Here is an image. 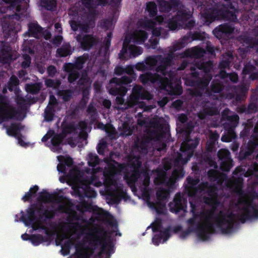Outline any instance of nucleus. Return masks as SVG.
I'll use <instances>...</instances> for the list:
<instances>
[{
    "instance_id": "obj_1",
    "label": "nucleus",
    "mask_w": 258,
    "mask_h": 258,
    "mask_svg": "<svg viewBox=\"0 0 258 258\" xmlns=\"http://www.w3.org/2000/svg\"><path fill=\"white\" fill-rule=\"evenodd\" d=\"M100 251L93 258H110L114 253L113 245L108 232L100 227L89 229L81 242L75 244L76 258H89L98 246Z\"/></svg>"
},
{
    "instance_id": "obj_2",
    "label": "nucleus",
    "mask_w": 258,
    "mask_h": 258,
    "mask_svg": "<svg viewBox=\"0 0 258 258\" xmlns=\"http://www.w3.org/2000/svg\"><path fill=\"white\" fill-rule=\"evenodd\" d=\"M199 141V138L192 139L189 135L186 137L180 146V151L181 153H179L174 161V169L172 177L169 179L168 183H174L175 179L184 176L185 172L183 165L192 157Z\"/></svg>"
},
{
    "instance_id": "obj_3",
    "label": "nucleus",
    "mask_w": 258,
    "mask_h": 258,
    "mask_svg": "<svg viewBox=\"0 0 258 258\" xmlns=\"http://www.w3.org/2000/svg\"><path fill=\"white\" fill-rule=\"evenodd\" d=\"M26 214L21 211L20 220L26 226H29L35 222H46L54 218L56 215V210L45 209L42 204L34 203L29 206L26 210Z\"/></svg>"
},
{
    "instance_id": "obj_4",
    "label": "nucleus",
    "mask_w": 258,
    "mask_h": 258,
    "mask_svg": "<svg viewBox=\"0 0 258 258\" xmlns=\"http://www.w3.org/2000/svg\"><path fill=\"white\" fill-rule=\"evenodd\" d=\"M139 80L144 85L156 84L162 90H166L169 87L170 89V94L172 95H180L183 92L182 87L180 84H176L173 86L170 80L167 76L162 77L157 73L146 72L139 76Z\"/></svg>"
},
{
    "instance_id": "obj_5",
    "label": "nucleus",
    "mask_w": 258,
    "mask_h": 258,
    "mask_svg": "<svg viewBox=\"0 0 258 258\" xmlns=\"http://www.w3.org/2000/svg\"><path fill=\"white\" fill-rule=\"evenodd\" d=\"M202 214L204 217L205 221H211L214 219L216 227L219 228L223 233L228 234L233 231L235 215L232 212L227 214L221 210L216 216L214 213L208 211L206 213H202Z\"/></svg>"
},
{
    "instance_id": "obj_6",
    "label": "nucleus",
    "mask_w": 258,
    "mask_h": 258,
    "mask_svg": "<svg viewBox=\"0 0 258 258\" xmlns=\"http://www.w3.org/2000/svg\"><path fill=\"white\" fill-rule=\"evenodd\" d=\"M172 59V54H168L166 56L161 55H150L146 57L145 63L148 70H155L156 73H160L163 77L171 78L172 74L170 71H168V67L171 66Z\"/></svg>"
},
{
    "instance_id": "obj_7",
    "label": "nucleus",
    "mask_w": 258,
    "mask_h": 258,
    "mask_svg": "<svg viewBox=\"0 0 258 258\" xmlns=\"http://www.w3.org/2000/svg\"><path fill=\"white\" fill-rule=\"evenodd\" d=\"M189 69L191 71L189 73L191 78L186 79V82L188 86L194 87L191 91L192 95L201 97L212 80V75H204L203 77L200 78L199 73L195 67L190 66Z\"/></svg>"
},
{
    "instance_id": "obj_8",
    "label": "nucleus",
    "mask_w": 258,
    "mask_h": 258,
    "mask_svg": "<svg viewBox=\"0 0 258 258\" xmlns=\"http://www.w3.org/2000/svg\"><path fill=\"white\" fill-rule=\"evenodd\" d=\"M96 10H90L81 16L80 20H71L70 22L71 29L76 32L79 28L84 33H89L95 26Z\"/></svg>"
},
{
    "instance_id": "obj_9",
    "label": "nucleus",
    "mask_w": 258,
    "mask_h": 258,
    "mask_svg": "<svg viewBox=\"0 0 258 258\" xmlns=\"http://www.w3.org/2000/svg\"><path fill=\"white\" fill-rule=\"evenodd\" d=\"M200 192L206 190V194L203 196L204 203L211 207V209L208 210L210 212L215 214V211L219 205L218 201V187L215 184H208L203 183L199 185Z\"/></svg>"
},
{
    "instance_id": "obj_10",
    "label": "nucleus",
    "mask_w": 258,
    "mask_h": 258,
    "mask_svg": "<svg viewBox=\"0 0 258 258\" xmlns=\"http://www.w3.org/2000/svg\"><path fill=\"white\" fill-rule=\"evenodd\" d=\"M206 3L201 2L198 8L201 10V18L204 24L209 26L214 21L219 20L224 16V11L221 9L214 8L211 6H206Z\"/></svg>"
},
{
    "instance_id": "obj_11",
    "label": "nucleus",
    "mask_w": 258,
    "mask_h": 258,
    "mask_svg": "<svg viewBox=\"0 0 258 258\" xmlns=\"http://www.w3.org/2000/svg\"><path fill=\"white\" fill-rule=\"evenodd\" d=\"M133 81L130 77L122 76L120 78L114 77L110 80V88L109 93L113 96H124L127 92L125 85H127Z\"/></svg>"
},
{
    "instance_id": "obj_12",
    "label": "nucleus",
    "mask_w": 258,
    "mask_h": 258,
    "mask_svg": "<svg viewBox=\"0 0 258 258\" xmlns=\"http://www.w3.org/2000/svg\"><path fill=\"white\" fill-rule=\"evenodd\" d=\"M18 114L19 111L10 105L6 96L0 94V124L14 119Z\"/></svg>"
},
{
    "instance_id": "obj_13",
    "label": "nucleus",
    "mask_w": 258,
    "mask_h": 258,
    "mask_svg": "<svg viewBox=\"0 0 258 258\" xmlns=\"http://www.w3.org/2000/svg\"><path fill=\"white\" fill-rule=\"evenodd\" d=\"M205 33L201 31L200 28H196L194 31L188 32L181 39L174 44L173 49L174 51L180 50L183 48L188 43L194 40H204L205 39Z\"/></svg>"
},
{
    "instance_id": "obj_14",
    "label": "nucleus",
    "mask_w": 258,
    "mask_h": 258,
    "mask_svg": "<svg viewBox=\"0 0 258 258\" xmlns=\"http://www.w3.org/2000/svg\"><path fill=\"white\" fill-rule=\"evenodd\" d=\"M258 147V126L253 128V133L249 139L245 149L241 148L239 154V158L243 160L250 156Z\"/></svg>"
},
{
    "instance_id": "obj_15",
    "label": "nucleus",
    "mask_w": 258,
    "mask_h": 258,
    "mask_svg": "<svg viewBox=\"0 0 258 258\" xmlns=\"http://www.w3.org/2000/svg\"><path fill=\"white\" fill-rule=\"evenodd\" d=\"M196 227L198 237L203 240H207L209 238V235L215 232L214 224L211 221L203 223L198 221Z\"/></svg>"
},
{
    "instance_id": "obj_16",
    "label": "nucleus",
    "mask_w": 258,
    "mask_h": 258,
    "mask_svg": "<svg viewBox=\"0 0 258 258\" xmlns=\"http://www.w3.org/2000/svg\"><path fill=\"white\" fill-rule=\"evenodd\" d=\"M142 174L144 176L145 182L148 183L150 178L147 171L144 169H143L141 172L134 170L131 172L128 170L125 171L124 172L123 178L126 182H127V184H128V186H135V183L137 180L141 178Z\"/></svg>"
},
{
    "instance_id": "obj_17",
    "label": "nucleus",
    "mask_w": 258,
    "mask_h": 258,
    "mask_svg": "<svg viewBox=\"0 0 258 258\" xmlns=\"http://www.w3.org/2000/svg\"><path fill=\"white\" fill-rule=\"evenodd\" d=\"M187 200L180 192L175 194L172 202L169 204L170 212L178 213L180 211L186 212Z\"/></svg>"
},
{
    "instance_id": "obj_18",
    "label": "nucleus",
    "mask_w": 258,
    "mask_h": 258,
    "mask_svg": "<svg viewBox=\"0 0 258 258\" xmlns=\"http://www.w3.org/2000/svg\"><path fill=\"white\" fill-rule=\"evenodd\" d=\"M199 181L200 180L198 178H194L190 176H188L186 178V181L187 184H188V186L186 188V190L187 196L190 197V199L198 194L204 196L207 193L206 190L202 192H200L199 186L203 183H207L208 184H210L208 182H203L197 185V184L199 182Z\"/></svg>"
},
{
    "instance_id": "obj_19",
    "label": "nucleus",
    "mask_w": 258,
    "mask_h": 258,
    "mask_svg": "<svg viewBox=\"0 0 258 258\" xmlns=\"http://www.w3.org/2000/svg\"><path fill=\"white\" fill-rule=\"evenodd\" d=\"M77 41L80 44L81 47L84 50H89L91 48L98 44L97 37L93 34H79L76 36Z\"/></svg>"
},
{
    "instance_id": "obj_20",
    "label": "nucleus",
    "mask_w": 258,
    "mask_h": 258,
    "mask_svg": "<svg viewBox=\"0 0 258 258\" xmlns=\"http://www.w3.org/2000/svg\"><path fill=\"white\" fill-rule=\"evenodd\" d=\"M92 184V181H90L89 184H83L82 186L77 185L73 187L75 195L82 200L84 197L95 198L97 196V192L93 187L89 184Z\"/></svg>"
},
{
    "instance_id": "obj_21",
    "label": "nucleus",
    "mask_w": 258,
    "mask_h": 258,
    "mask_svg": "<svg viewBox=\"0 0 258 258\" xmlns=\"http://www.w3.org/2000/svg\"><path fill=\"white\" fill-rule=\"evenodd\" d=\"M234 30V27L228 23H225L215 28L213 30V34L219 39L227 40Z\"/></svg>"
},
{
    "instance_id": "obj_22",
    "label": "nucleus",
    "mask_w": 258,
    "mask_h": 258,
    "mask_svg": "<svg viewBox=\"0 0 258 258\" xmlns=\"http://www.w3.org/2000/svg\"><path fill=\"white\" fill-rule=\"evenodd\" d=\"M13 60L12 48L7 42H0V62L2 63H9Z\"/></svg>"
},
{
    "instance_id": "obj_23",
    "label": "nucleus",
    "mask_w": 258,
    "mask_h": 258,
    "mask_svg": "<svg viewBox=\"0 0 258 258\" xmlns=\"http://www.w3.org/2000/svg\"><path fill=\"white\" fill-rule=\"evenodd\" d=\"M17 15H9L2 21L3 32L6 37H9L15 30L16 22L14 20Z\"/></svg>"
},
{
    "instance_id": "obj_24",
    "label": "nucleus",
    "mask_w": 258,
    "mask_h": 258,
    "mask_svg": "<svg viewBox=\"0 0 258 258\" xmlns=\"http://www.w3.org/2000/svg\"><path fill=\"white\" fill-rule=\"evenodd\" d=\"M219 111L215 102H206L203 106V113L199 117L203 118L206 115H217Z\"/></svg>"
},
{
    "instance_id": "obj_25",
    "label": "nucleus",
    "mask_w": 258,
    "mask_h": 258,
    "mask_svg": "<svg viewBox=\"0 0 258 258\" xmlns=\"http://www.w3.org/2000/svg\"><path fill=\"white\" fill-rule=\"evenodd\" d=\"M253 218H258V209H255L251 204H249L248 208L243 209V212L240 215V221L243 223Z\"/></svg>"
},
{
    "instance_id": "obj_26",
    "label": "nucleus",
    "mask_w": 258,
    "mask_h": 258,
    "mask_svg": "<svg viewBox=\"0 0 258 258\" xmlns=\"http://www.w3.org/2000/svg\"><path fill=\"white\" fill-rule=\"evenodd\" d=\"M88 58V55H83L78 56L76 58L74 63H65L64 66L68 67V69L71 71L72 69H76L77 70H81L83 69L84 64Z\"/></svg>"
},
{
    "instance_id": "obj_27",
    "label": "nucleus",
    "mask_w": 258,
    "mask_h": 258,
    "mask_svg": "<svg viewBox=\"0 0 258 258\" xmlns=\"http://www.w3.org/2000/svg\"><path fill=\"white\" fill-rule=\"evenodd\" d=\"M174 16L175 19L178 20L181 24H184L192 17V13L189 9L182 7L176 12V14Z\"/></svg>"
},
{
    "instance_id": "obj_28",
    "label": "nucleus",
    "mask_w": 258,
    "mask_h": 258,
    "mask_svg": "<svg viewBox=\"0 0 258 258\" xmlns=\"http://www.w3.org/2000/svg\"><path fill=\"white\" fill-rule=\"evenodd\" d=\"M233 59L234 57L231 52L223 54L219 63V69H229Z\"/></svg>"
},
{
    "instance_id": "obj_29",
    "label": "nucleus",
    "mask_w": 258,
    "mask_h": 258,
    "mask_svg": "<svg viewBox=\"0 0 258 258\" xmlns=\"http://www.w3.org/2000/svg\"><path fill=\"white\" fill-rule=\"evenodd\" d=\"M148 37V33L143 30L135 31L131 34L132 42L137 44H142L145 42Z\"/></svg>"
},
{
    "instance_id": "obj_30",
    "label": "nucleus",
    "mask_w": 258,
    "mask_h": 258,
    "mask_svg": "<svg viewBox=\"0 0 258 258\" xmlns=\"http://www.w3.org/2000/svg\"><path fill=\"white\" fill-rule=\"evenodd\" d=\"M186 57H190L195 58H199L204 56L206 50L204 48L194 47L191 49H187L184 53Z\"/></svg>"
},
{
    "instance_id": "obj_31",
    "label": "nucleus",
    "mask_w": 258,
    "mask_h": 258,
    "mask_svg": "<svg viewBox=\"0 0 258 258\" xmlns=\"http://www.w3.org/2000/svg\"><path fill=\"white\" fill-rule=\"evenodd\" d=\"M29 35L36 38H41V31L43 28L38 24L31 23L28 25Z\"/></svg>"
},
{
    "instance_id": "obj_32",
    "label": "nucleus",
    "mask_w": 258,
    "mask_h": 258,
    "mask_svg": "<svg viewBox=\"0 0 258 258\" xmlns=\"http://www.w3.org/2000/svg\"><path fill=\"white\" fill-rule=\"evenodd\" d=\"M23 128L24 126L21 123H12L10 126L7 127V132L9 136L16 138Z\"/></svg>"
},
{
    "instance_id": "obj_33",
    "label": "nucleus",
    "mask_w": 258,
    "mask_h": 258,
    "mask_svg": "<svg viewBox=\"0 0 258 258\" xmlns=\"http://www.w3.org/2000/svg\"><path fill=\"white\" fill-rule=\"evenodd\" d=\"M64 70L68 73V82L72 84H74L75 82L79 79L81 74L79 70L76 69H72L71 71L68 69V67L63 66Z\"/></svg>"
},
{
    "instance_id": "obj_34",
    "label": "nucleus",
    "mask_w": 258,
    "mask_h": 258,
    "mask_svg": "<svg viewBox=\"0 0 258 258\" xmlns=\"http://www.w3.org/2000/svg\"><path fill=\"white\" fill-rule=\"evenodd\" d=\"M76 128L77 127L73 122L68 123L63 121L61 123V133L60 134L65 138L68 135L74 132Z\"/></svg>"
},
{
    "instance_id": "obj_35",
    "label": "nucleus",
    "mask_w": 258,
    "mask_h": 258,
    "mask_svg": "<svg viewBox=\"0 0 258 258\" xmlns=\"http://www.w3.org/2000/svg\"><path fill=\"white\" fill-rule=\"evenodd\" d=\"M197 67L198 69L204 71V75H212L211 70L213 68V62L210 60L201 62L197 64Z\"/></svg>"
},
{
    "instance_id": "obj_36",
    "label": "nucleus",
    "mask_w": 258,
    "mask_h": 258,
    "mask_svg": "<svg viewBox=\"0 0 258 258\" xmlns=\"http://www.w3.org/2000/svg\"><path fill=\"white\" fill-rule=\"evenodd\" d=\"M189 203L191 207L190 212L192 214V217L187 220V224L192 226H196L198 223L196 220L200 217V214L198 212H196V204L193 203L190 199H189Z\"/></svg>"
},
{
    "instance_id": "obj_37",
    "label": "nucleus",
    "mask_w": 258,
    "mask_h": 258,
    "mask_svg": "<svg viewBox=\"0 0 258 258\" xmlns=\"http://www.w3.org/2000/svg\"><path fill=\"white\" fill-rule=\"evenodd\" d=\"M72 52L71 46L69 43L63 44L56 50V53L59 57H67L71 55Z\"/></svg>"
},
{
    "instance_id": "obj_38",
    "label": "nucleus",
    "mask_w": 258,
    "mask_h": 258,
    "mask_svg": "<svg viewBox=\"0 0 258 258\" xmlns=\"http://www.w3.org/2000/svg\"><path fill=\"white\" fill-rule=\"evenodd\" d=\"M208 177L211 182L223 180V175L217 169H210L207 172Z\"/></svg>"
},
{
    "instance_id": "obj_39",
    "label": "nucleus",
    "mask_w": 258,
    "mask_h": 258,
    "mask_svg": "<svg viewBox=\"0 0 258 258\" xmlns=\"http://www.w3.org/2000/svg\"><path fill=\"white\" fill-rule=\"evenodd\" d=\"M48 241V238L47 236H43L40 234H33L30 236V241L34 246H37Z\"/></svg>"
},
{
    "instance_id": "obj_40",
    "label": "nucleus",
    "mask_w": 258,
    "mask_h": 258,
    "mask_svg": "<svg viewBox=\"0 0 258 258\" xmlns=\"http://www.w3.org/2000/svg\"><path fill=\"white\" fill-rule=\"evenodd\" d=\"M38 185H33L29 188L28 192H26L25 195L22 198V200L24 202H31L32 198L35 197L36 194L38 190Z\"/></svg>"
},
{
    "instance_id": "obj_41",
    "label": "nucleus",
    "mask_w": 258,
    "mask_h": 258,
    "mask_svg": "<svg viewBox=\"0 0 258 258\" xmlns=\"http://www.w3.org/2000/svg\"><path fill=\"white\" fill-rule=\"evenodd\" d=\"M42 84L41 83H29L26 85V91L32 94H36L38 93L41 88Z\"/></svg>"
},
{
    "instance_id": "obj_42",
    "label": "nucleus",
    "mask_w": 258,
    "mask_h": 258,
    "mask_svg": "<svg viewBox=\"0 0 258 258\" xmlns=\"http://www.w3.org/2000/svg\"><path fill=\"white\" fill-rule=\"evenodd\" d=\"M141 99H142V98L131 94L124 104V108L128 109L134 107L137 104H138L139 100Z\"/></svg>"
},
{
    "instance_id": "obj_43",
    "label": "nucleus",
    "mask_w": 258,
    "mask_h": 258,
    "mask_svg": "<svg viewBox=\"0 0 258 258\" xmlns=\"http://www.w3.org/2000/svg\"><path fill=\"white\" fill-rule=\"evenodd\" d=\"M41 7L47 11H53L56 7V0H40Z\"/></svg>"
},
{
    "instance_id": "obj_44",
    "label": "nucleus",
    "mask_w": 258,
    "mask_h": 258,
    "mask_svg": "<svg viewBox=\"0 0 258 258\" xmlns=\"http://www.w3.org/2000/svg\"><path fill=\"white\" fill-rule=\"evenodd\" d=\"M19 83V80L15 76L13 75L8 83V89L10 91H16Z\"/></svg>"
},
{
    "instance_id": "obj_45",
    "label": "nucleus",
    "mask_w": 258,
    "mask_h": 258,
    "mask_svg": "<svg viewBox=\"0 0 258 258\" xmlns=\"http://www.w3.org/2000/svg\"><path fill=\"white\" fill-rule=\"evenodd\" d=\"M224 86L222 83L217 80H214L212 81L210 89L212 92L218 93L222 92L223 90Z\"/></svg>"
},
{
    "instance_id": "obj_46",
    "label": "nucleus",
    "mask_w": 258,
    "mask_h": 258,
    "mask_svg": "<svg viewBox=\"0 0 258 258\" xmlns=\"http://www.w3.org/2000/svg\"><path fill=\"white\" fill-rule=\"evenodd\" d=\"M146 11L149 13V16L150 17H154L157 14V5L154 2H149L146 5Z\"/></svg>"
},
{
    "instance_id": "obj_47",
    "label": "nucleus",
    "mask_w": 258,
    "mask_h": 258,
    "mask_svg": "<svg viewBox=\"0 0 258 258\" xmlns=\"http://www.w3.org/2000/svg\"><path fill=\"white\" fill-rule=\"evenodd\" d=\"M181 23L177 19H175L174 16L171 19L169 20L167 22V26L169 30L174 31L180 28Z\"/></svg>"
},
{
    "instance_id": "obj_48",
    "label": "nucleus",
    "mask_w": 258,
    "mask_h": 258,
    "mask_svg": "<svg viewBox=\"0 0 258 258\" xmlns=\"http://www.w3.org/2000/svg\"><path fill=\"white\" fill-rule=\"evenodd\" d=\"M100 163L98 156L93 153H89L88 155V164L89 166L94 167Z\"/></svg>"
},
{
    "instance_id": "obj_49",
    "label": "nucleus",
    "mask_w": 258,
    "mask_h": 258,
    "mask_svg": "<svg viewBox=\"0 0 258 258\" xmlns=\"http://www.w3.org/2000/svg\"><path fill=\"white\" fill-rule=\"evenodd\" d=\"M59 96L61 97L62 100L64 102H69L71 100L73 97V91L70 89L63 90L60 91L58 92Z\"/></svg>"
},
{
    "instance_id": "obj_50",
    "label": "nucleus",
    "mask_w": 258,
    "mask_h": 258,
    "mask_svg": "<svg viewBox=\"0 0 258 258\" xmlns=\"http://www.w3.org/2000/svg\"><path fill=\"white\" fill-rule=\"evenodd\" d=\"M159 9L161 12H169L171 11L169 2L165 0H159L158 1Z\"/></svg>"
},
{
    "instance_id": "obj_51",
    "label": "nucleus",
    "mask_w": 258,
    "mask_h": 258,
    "mask_svg": "<svg viewBox=\"0 0 258 258\" xmlns=\"http://www.w3.org/2000/svg\"><path fill=\"white\" fill-rule=\"evenodd\" d=\"M73 244L74 243L71 240L64 241L63 244L61 245V249L60 250L62 255H69L70 252V249Z\"/></svg>"
},
{
    "instance_id": "obj_52",
    "label": "nucleus",
    "mask_w": 258,
    "mask_h": 258,
    "mask_svg": "<svg viewBox=\"0 0 258 258\" xmlns=\"http://www.w3.org/2000/svg\"><path fill=\"white\" fill-rule=\"evenodd\" d=\"M139 23H140L141 27L148 30L153 29L156 25V21L151 20H142V21H139Z\"/></svg>"
},
{
    "instance_id": "obj_53",
    "label": "nucleus",
    "mask_w": 258,
    "mask_h": 258,
    "mask_svg": "<svg viewBox=\"0 0 258 258\" xmlns=\"http://www.w3.org/2000/svg\"><path fill=\"white\" fill-rule=\"evenodd\" d=\"M219 159L222 161L232 159L230 157V154L227 149H220L218 152Z\"/></svg>"
},
{
    "instance_id": "obj_54",
    "label": "nucleus",
    "mask_w": 258,
    "mask_h": 258,
    "mask_svg": "<svg viewBox=\"0 0 258 258\" xmlns=\"http://www.w3.org/2000/svg\"><path fill=\"white\" fill-rule=\"evenodd\" d=\"M168 194L169 192L167 189L163 188H160L156 192L157 198L159 201H165L167 199Z\"/></svg>"
},
{
    "instance_id": "obj_55",
    "label": "nucleus",
    "mask_w": 258,
    "mask_h": 258,
    "mask_svg": "<svg viewBox=\"0 0 258 258\" xmlns=\"http://www.w3.org/2000/svg\"><path fill=\"white\" fill-rule=\"evenodd\" d=\"M258 173V163L254 162L250 165L247 168V171L245 173V176H250Z\"/></svg>"
},
{
    "instance_id": "obj_56",
    "label": "nucleus",
    "mask_w": 258,
    "mask_h": 258,
    "mask_svg": "<svg viewBox=\"0 0 258 258\" xmlns=\"http://www.w3.org/2000/svg\"><path fill=\"white\" fill-rule=\"evenodd\" d=\"M64 138V137L60 134L53 136L51 139V145L57 149L59 148L60 144Z\"/></svg>"
},
{
    "instance_id": "obj_57",
    "label": "nucleus",
    "mask_w": 258,
    "mask_h": 258,
    "mask_svg": "<svg viewBox=\"0 0 258 258\" xmlns=\"http://www.w3.org/2000/svg\"><path fill=\"white\" fill-rule=\"evenodd\" d=\"M61 82L59 80L46 79L45 84L47 87L57 89L59 87Z\"/></svg>"
},
{
    "instance_id": "obj_58",
    "label": "nucleus",
    "mask_w": 258,
    "mask_h": 258,
    "mask_svg": "<svg viewBox=\"0 0 258 258\" xmlns=\"http://www.w3.org/2000/svg\"><path fill=\"white\" fill-rule=\"evenodd\" d=\"M4 3L9 4L10 6L13 9L15 8L16 11L20 12L21 10V6L20 3L21 0H3Z\"/></svg>"
},
{
    "instance_id": "obj_59",
    "label": "nucleus",
    "mask_w": 258,
    "mask_h": 258,
    "mask_svg": "<svg viewBox=\"0 0 258 258\" xmlns=\"http://www.w3.org/2000/svg\"><path fill=\"white\" fill-rule=\"evenodd\" d=\"M232 160L223 161L220 163V169L225 172H229L232 167Z\"/></svg>"
},
{
    "instance_id": "obj_60",
    "label": "nucleus",
    "mask_w": 258,
    "mask_h": 258,
    "mask_svg": "<svg viewBox=\"0 0 258 258\" xmlns=\"http://www.w3.org/2000/svg\"><path fill=\"white\" fill-rule=\"evenodd\" d=\"M131 167L133 168V170L141 171L143 169H141L142 166V161L137 158L135 157L133 160L131 162Z\"/></svg>"
},
{
    "instance_id": "obj_61",
    "label": "nucleus",
    "mask_w": 258,
    "mask_h": 258,
    "mask_svg": "<svg viewBox=\"0 0 258 258\" xmlns=\"http://www.w3.org/2000/svg\"><path fill=\"white\" fill-rule=\"evenodd\" d=\"M132 94L141 97L142 99H145V95L143 93V88L141 86H135L133 88Z\"/></svg>"
},
{
    "instance_id": "obj_62",
    "label": "nucleus",
    "mask_w": 258,
    "mask_h": 258,
    "mask_svg": "<svg viewBox=\"0 0 258 258\" xmlns=\"http://www.w3.org/2000/svg\"><path fill=\"white\" fill-rule=\"evenodd\" d=\"M82 98L80 101V104L83 106L86 105L89 100V89L88 88H85L82 91Z\"/></svg>"
},
{
    "instance_id": "obj_63",
    "label": "nucleus",
    "mask_w": 258,
    "mask_h": 258,
    "mask_svg": "<svg viewBox=\"0 0 258 258\" xmlns=\"http://www.w3.org/2000/svg\"><path fill=\"white\" fill-rule=\"evenodd\" d=\"M23 61L21 63V67L23 69H27L31 63L32 58L27 54L23 55Z\"/></svg>"
},
{
    "instance_id": "obj_64",
    "label": "nucleus",
    "mask_w": 258,
    "mask_h": 258,
    "mask_svg": "<svg viewBox=\"0 0 258 258\" xmlns=\"http://www.w3.org/2000/svg\"><path fill=\"white\" fill-rule=\"evenodd\" d=\"M112 36V32H108L107 34V37H106L104 38V41H103V45H104V46L105 52H107L109 49L111 44Z\"/></svg>"
}]
</instances>
